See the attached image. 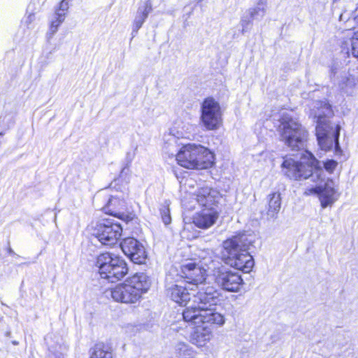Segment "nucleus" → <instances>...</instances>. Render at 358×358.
<instances>
[{"label":"nucleus","mask_w":358,"mask_h":358,"mask_svg":"<svg viewBox=\"0 0 358 358\" xmlns=\"http://www.w3.org/2000/svg\"><path fill=\"white\" fill-rule=\"evenodd\" d=\"M178 269L172 267L165 278V287L167 296L185 308L182 311V317L187 322L196 324L201 323H215L224 324V316L216 312L215 307L221 301L220 292L213 286L202 287L196 294L189 292L194 291L193 287L182 285L183 282L178 277Z\"/></svg>","instance_id":"f257e3e1"},{"label":"nucleus","mask_w":358,"mask_h":358,"mask_svg":"<svg viewBox=\"0 0 358 358\" xmlns=\"http://www.w3.org/2000/svg\"><path fill=\"white\" fill-rule=\"evenodd\" d=\"M280 139L292 151L300 152V161L284 159L282 167L285 175L295 180L307 179L313 174V154L306 149L307 130L290 115L283 113L278 126Z\"/></svg>","instance_id":"f03ea898"},{"label":"nucleus","mask_w":358,"mask_h":358,"mask_svg":"<svg viewBox=\"0 0 358 358\" xmlns=\"http://www.w3.org/2000/svg\"><path fill=\"white\" fill-rule=\"evenodd\" d=\"M334 115L333 107L327 100L319 101L317 106L316 137L320 148L324 151H330L334 148L336 155H343V150L339 144V136L341 127L339 124L332 126L328 120Z\"/></svg>","instance_id":"7ed1b4c3"},{"label":"nucleus","mask_w":358,"mask_h":358,"mask_svg":"<svg viewBox=\"0 0 358 358\" xmlns=\"http://www.w3.org/2000/svg\"><path fill=\"white\" fill-rule=\"evenodd\" d=\"M251 236L238 234L223 242L222 258L224 262L237 270L249 273L255 265L248 250L252 245Z\"/></svg>","instance_id":"20e7f679"},{"label":"nucleus","mask_w":358,"mask_h":358,"mask_svg":"<svg viewBox=\"0 0 358 358\" xmlns=\"http://www.w3.org/2000/svg\"><path fill=\"white\" fill-rule=\"evenodd\" d=\"M151 280L144 273H136L128 278L123 283L119 284L110 291L112 298L117 302L134 303L141 295L148 292Z\"/></svg>","instance_id":"39448f33"},{"label":"nucleus","mask_w":358,"mask_h":358,"mask_svg":"<svg viewBox=\"0 0 358 358\" xmlns=\"http://www.w3.org/2000/svg\"><path fill=\"white\" fill-rule=\"evenodd\" d=\"M181 166L189 169H207L213 166V155L206 148L196 144L183 145L176 155Z\"/></svg>","instance_id":"423d86ee"},{"label":"nucleus","mask_w":358,"mask_h":358,"mask_svg":"<svg viewBox=\"0 0 358 358\" xmlns=\"http://www.w3.org/2000/svg\"><path fill=\"white\" fill-rule=\"evenodd\" d=\"M96 266L99 268L101 278L110 282L123 278L129 270L124 259L109 252L102 253L97 257Z\"/></svg>","instance_id":"0eeeda50"},{"label":"nucleus","mask_w":358,"mask_h":358,"mask_svg":"<svg viewBox=\"0 0 358 358\" xmlns=\"http://www.w3.org/2000/svg\"><path fill=\"white\" fill-rule=\"evenodd\" d=\"M122 227L113 219H106L97 222L93 227L92 235L104 245H114L120 238Z\"/></svg>","instance_id":"6e6552de"},{"label":"nucleus","mask_w":358,"mask_h":358,"mask_svg":"<svg viewBox=\"0 0 358 358\" xmlns=\"http://www.w3.org/2000/svg\"><path fill=\"white\" fill-rule=\"evenodd\" d=\"M201 122L207 130H215L222 122L220 103L213 97L206 98L201 106Z\"/></svg>","instance_id":"1a4fd4ad"},{"label":"nucleus","mask_w":358,"mask_h":358,"mask_svg":"<svg viewBox=\"0 0 358 358\" xmlns=\"http://www.w3.org/2000/svg\"><path fill=\"white\" fill-rule=\"evenodd\" d=\"M180 280L198 290L202 287H207L204 282L206 279V271L194 262L182 264L178 270Z\"/></svg>","instance_id":"9d476101"},{"label":"nucleus","mask_w":358,"mask_h":358,"mask_svg":"<svg viewBox=\"0 0 358 358\" xmlns=\"http://www.w3.org/2000/svg\"><path fill=\"white\" fill-rule=\"evenodd\" d=\"M215 282L223 290L229 292H238L244 284L238 272L233 271L224 266L215 271Z\"/></svg>","instance_id":"9b49d317"},{"label":"nucleus","mask_w":358,"mask_h":358,"mask_svg":"<svg viewBox=\"0 0 358 358\" xmlns=\"http://www.w3.org/2000/svg\"><path fill=\"white\" fill-rule=\"evenodd\" d=\"M120 247L124 254L134 264H142L145 262L147 253L143 245L133 237H128L121 242Z\"/></svg>","instance_id":"f8f14e48"},{"label":"nucleus","mask_w":358,"mask_h":358,"mask_svg":"<svg viewBox=\"0 0 358 358\" xmlns=\"http://www.w3.org/2000/svg\"><path fill=\"white\" fill-rule=\"evenodd\" d=\"M315 194L317 195L322 208L331 206L339 196L334 187V180L328 177L324 181L317 182V186L315 187Z\"/></svg>","instance_id":"ddd939ff"},{"label":"nucleus","mask_w":358,"mask_h":358,"mask_svg":"<svg viewBox=\"0 0 358 358\" xmlns=\"http://www.w3.org/2000/svg\"><path fill=\"white\" fill-rule=\"evenodd\" d=\"M194 196L203 210H217L220 195L216 189L208 187H201L195 192Z\"/></svg>","instance_id":"4468645a"},{"label":"nucleus","mask_w":358,"mask_h":358,"mask_svg":"<svg viewBox=\"0 0 358 358\" xmlns=\"http://www.w3.org/2000/svg\"><path fill=\"white\" fill-rule=\"evenodd\" d=\"M126 202L113 196L108 199L106 205L103 207L106 213L128 222L133 219V215L126 213Z\"/></svg>","instance_id":"2eb2a0df"},{"label":"nucleus","mask_w":358,"mask_h":358,"mask_svg":"<svg viewBox=\"0 0 358 358\" xmlns=\"http://www.w3.org/2000/svg\"><path fill=\"white\" fill-rule=\"evenodd\" d=\"M219 217L217 210H203L196 213L193 217V223L197 227L206 229L212 227Z\"/></svg>","instance_id":"dca6fc26"},{"label":"nucleus","mask_w":358,"mask_h":358,"mask_svg":"<svg viewBox=\"0 0 358 358\" xmlns=\"http://www.w3.org/2000/svg\"><path fill=\"white\" fill-rule=\"evenodd\" d=\"M267 9L266 0H258L257 4L248 8L243 15V22L260 21L265 15Z\"/></svg>","instance_id":"f3484780"},{"label":"nucleus","mask_w":358,"mask_h":358,"mask_svg":"<svg viewBox=\"0 0 358 358\" xmlns=\"http://www.w3.org/2000/svg\"><path fill=\"white\" fill-rule=\"evenodd\" d=\"M337 166L338 162L334 159H326L322 162V165L321 162L315 157V175L317 178V182L326 180L327 178L324 172L331 175L334 173Z\"/></svg>","instance_id":"a211bd4d"},{"label":"nucleus","mask_w":358,"mask_h":358,"mask_svg":"<svg viewBox=\"0 0 358 358\" xmlns=\"http://www.w3.org/2000/svg\"><path fill=\"white\" fill-rule=\"evenodd\" d=\"M90 358H113L110 347L103 343H98L90 349Z\"/></svg>","instance_id":"6ab92c4d"},{"label":"nucleus","mask_w":358,"mask_h":358,"mask_svg":"<svg viewBox=\"0 0 358 358\" xmlns=\"http://www.w3.org/2000/svg\"><path fill=\"white\" fill-rule=\"evenodd\" d=\"M268 208L267 214L271 217H275L281 208V196L278 192L270 194L268 196Z\"/></svg>","instance_id":"aec40b11"},{"label":"nucleus","mask_w":358,"mask_h":358,"mask_svg":"<svg viewBox=\"0 0 358 358\" xmlns=\"http://www.w3.org/2000/svg\"><path fill=\"white\" fill-rule=\"evenodd\" d=\"M69 2L70 0H62L59 3L54 14L55 21H52L51 22H63L64 21L66 15L69 8Z\"/></svg>","instance_id":"412c9836"},{"label":"nucleus","mask_w":358,"mask_h":358,"mask_svg":"<svg viewBox=\"0 0 358 358\" xmlns=\"http://www.w3.org/2000/svg\"><path fill=\"white\" fill-rule=\"evenodd\" d=\"M192 324H194V323L191 322ZM207 324H215V323H201V324H194V325H196L197 327V330L196 331V337L199 338V339L201 340V341L203 342H206L207 341H209L211 338V332L210 330L208 329V326ZM217 325H218L217 324H216ZM220 326H221L222 324H219Z\"/></svg>","instance_id":"4be33fe9"},{"label":"nucleus","mask_w":358,"mask_h":358,"mask_svg":"<svg viewBox=\"0 0 358 358\" xmlns=\"http://www.w3.org/2000/svg\"><path fill=\"white\" fill-rule=\"evenodd\" d=\"M152 10V5L150 0H146L138 8V17L139 18L137 22H143L148 15Z\"/></svg>","instance_id":"5701e85b"},{"label":"nucleus","mask_w":358,"mask_h":358,"mask_svg":"<svg viewBox=\"0 0 358 358\" xmlns=\"http://www.w3.org/2000/svg\"><path fill=\"white\" fill-rule=\"evenodd\" d=\"M169 204L166 202V205L163 206L160 209L162 218L164 224L167 225L171 223V217L170 215Z\"/></svg>","instance_id":"b1692460"},{"label":"nucleus","mask_w":358,"mask_h":358,"mask_svg":"<svg viewBox=\"0 0 358 358\" xmlns=\"http://www.w3.org/2000/svg\"><path fill=\"white\" fill-rule=\"evenodd\" d=\"M59 24H50L49 30L47 33V38L49 41L53 35L58 31Z\"/></svg>","instance_id":"393cba45"},{"label":"nucleus","mask_w":358,"mask_h":358,"mask_svg":"<svg viewBox=\"0 0 358 358\" xmlns=\"http://www.w3.org/2000/svg\"><path fill=\"white\" fill-rule=\"evenodd\" d=\"M126 160H127V164L125 165L124 167L122 168V169L121 171V173H120L121 177H122L124 173H127V172L129 171V166L132 161V157H131L130 153H129V152L127 154Z\"/></svg>","instance_id":"a878e982"},{"label":"nucleus","mask_w":358,"mask_h":358,"mask_svg":"<svg viewBox=\"0 0 358 358\" xmlns=\"http://www.w3.org/2000/svg\"><path fill=\"white\" fill-rule=\"evenodd\" d=\"M49 350L50 352L54 355V358H64L63 354H62L61 352H55L51 349H50Z\"/></svg>","instance_id":"bb28decb"},{"label":"nucleus","mask_w":358,"mask_h":358,"mask_svg":"<svg viewBox=\"0 0 358 358\" xmlns=\"http://www.w3.org/2000/svg\"><path fill=\"white\" fill-rule=\"evenodd\" d=\"M304 194L306 195H311L313 194V186L308 188L305 192Z\"/></svg>","instance_id":"cd10ccee"},{"label":"nucleus","mask_w":358,"mask_h":358,"mask_svg":"<svg viewBox=\"0 0 358 358\" xmlns=\"http://www.w3.org/2000/svg\"><path fill=\"white\" fill-rule=\"evenodd\" d=\"M29 22H31L36 20L35 15L34 13H30L28 15Z\"/></svg>","instance_id":"c85d7f7f"},{"label":"nucleus","mask_w":358,"mask_h":358,"mask_svg":"<svg viewBox=\"0 0 358 358\" xmlns=\"http://www.w3.org/2000/svg\"><path fill=\"white\" fill-rule=\"evenodd\" d=\"M141 24H136L135 27L133 28V32L137 31L140 29Z\"/></svg>","instance_id":"c756f323"},{"label":"nucleus","mask_w":358,"mask_h":358,"mask_svg":"<svg viewBox=\"0 0 358 358\" xmlns=\"http://www.w3.org/2000/svg\"><path fill=\"white\" fill-rule=\"evenodd\" d=\"M7 252L9 255H15L16 254L15 253V252L13 250V249L9 247L7 250Z\"/></svg>","instance_id":"7c9ffc66"},{"label":"nucleus","mask_w":358,"mask_h":358,"mask_svg":"<svg viewBox=\"0 0 358 358\" xmlns=\"http://www.w3.org/2000/svg\"><path fill=\"white\" fill-rule=\"evenodd\" d=\"M198 3L201 2L203 0H196Z\"/></svg>","instance_id":"2f4dec72"},{"label":"nucleus","mask_w":358,"mask_h":358,"mask_svg":"<svg viewBox=\"0 0 358 358\" xmlns=\"http://www.w3.org/2000/svg\"><path fill=\"white\" fill-rule=\"evenodd\" d=\"M55 48L52 51H50V53H52L55 51Z\"/></svg>","instance_id":"473e14b6"},{"label":"nucleus","mask_w":358,"mask_h":358,"mask_svg":"<svg viewBox=\"0 0 358 358\" xmlns=\"http://www.w3.org/2000/svg\"><path fill=\"white\" fill-rule=\"evenodd\" d=\"M338 0H334V1H337Z\"/></svg>","instance_id":"72a5a7b5"}]
</instances>
